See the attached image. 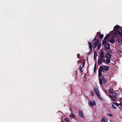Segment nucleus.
I'll return each instance as SVG.
<instances>
[{"label": "nucleus", "mask_w": 122, "mask_h": 122, "mask_svg": "<svg viewBox=\"0 0 122 122\" xmlns=\"http://www.w3.org/2000/svg\"><path fill=\"white\" fill-rule=\"evenodd\" d=\"M104 47L105 48V50H107V52H109L110 51H109L110 50V45L108 43L106 44L104 46Z\"/></svg>", "instance_id": "nucleus-1"}, {"label": "nucleus", "mask_w": 122, "mask_h": 122, "mask_svg": "<svg viewBox=\"0 0 122 122\" xmlns=\"http://www.w3.org/2000/svg\"><path fill=\"white\" fill-rule=\"evenodd\" d=\"M93 91L96 93L97 96L99 97H100V95L99 94V92L98 88L96 87H95L94 88Z\"/></svg>", "instance_id": "nucleus-2"}, {"label": "nucleus", "mask_w": 122, "mask_h": 122, "mask_svg": "<svg viewBox=\"0 0 122 122\" xmlns=\"http://www.w3.org/2000/svg\"><path fill=\"white\" fill-rule=\"evenodd\" d=\"M100 58H104V53L102 50H101L99 53Z\"/></svg>", "instance_id": "nucleus-3"}, {"label": "nucleus", "mask_w": 122, "mask_h": 122, "mask_svg": "<svg viewBox=\"0 0 122 122\" xmlns=\"http://www.w3.org/2000/svg\"><path fill=\"white\" fill-rule=\"evenodd\" d=\"M106 79L105 77V76H102V79H101V80L102 81V83H105L106 82Z\"/></svg>", "instance_id": "nucleus-4"}, {"label": "nucleus", "mask_w": 122, "mask_h": 122, "mask_svg": "<svg viewBox=\"0 0 122 122\" xmlns=\"http://www.w3.org/2000/svg\"><path fill=\"white\" fill-rule=\"evenodd\" d=\"M89 104L91 106H93L94 105H96L95 102L93 100H92V101L90 100L89 102Z\"/></svg>", "instance_id": "nucleus-5"}, {"label": "nucleus", "mask_w": 122, "mask_h": 122, "mask_svg": "<svg viewBox=\"0 0 122 122\" xmlns=\"http://www.w3.org/2000/svg\"><path fill=\"white\" fill-rule=\"evenodd\" d=\"M99 44L95 42H94L92 44V47L94 49V50L95 51L94 49H95L96 46H97V45H98Z\"/></svg>", "instance_id": "nucleus-6"}, {"label": "nucleus", "mask_w": 122, "mask_h": 122, "mask_svg": "<svg viewBox=\"0 0 122 122\" xmlns=\"http://www.w3.org/2000/svg\"><path fill=\"white\" fill-rule=\"evenodd\" d=\"M109 41L111 43L113 44L115 42V40L113 38H111L109 39Z\"/></svg>", "instance_id": "nucleus-7"}, {"label": "nucleus", "mask_w": 122, "mask_h": 122, "mask_svg": "<svg viewBox=\"0 0 122 122\" xmlns=\"http://www.w3.org/2000/svg\"><path fill=\"white\" fill-rule=\"evenodd\" d=\"M102 63V58H99L98 60V65H100Z\"/></svg>", "instance_id": "nucleus-8"}, {"label": "nucleus", "mask_w": 122, "mask_h": 122, "mask_svg": "<svg viewBox=\"0 0 122 122\" xmlns=\"http://www.w3.org/2000/svg\"><path fill=\"white\" fill-rule=\"evenodd\" d=\"M110 36V34H107L104 38V40H107L109 39Z\"/></svg>", "instance_id": "nucleus-9"}, {"label": "nucleus", "mask_w": 122, "mask_h": 122, "mask_svg": "<svg viewBox=\"0 0 122 122\" xmlns=\"http://www.w3.org/2000/svg\"><path fill=\"white\" fill-rule=\"evenodd\" d=\"M79 114L80 116L82 118H84V117L83 116V115L81 111H79Z\"/></svg>", "instance_id": "nucleus-10"}, {"label": "nucleus", "mask_w": 122, "mask_h": 122, "mask_svg": "<svg viewBox=\"0 0 122 122\" xmlns=\"http://www.w3.org/2000/svg\"><path fill=\"white\" fill-rule=\"evenodd\" d=\"M88 43L89 45V47L90 49V51H92V45L88 41Z\"/></svg>", "instance_id": "nucleus-11"}, {"label": "nucleus", "mask_w": 122, "mask_h": 122, "mask_svg": "<svg viewBox=\"0 0 122 122\" xmlns=\"http://www.w3.org/2000/svg\"><path fill=\"white\" fill-rule=\"evenodd\" d=\"M103 69L104 70L107 71H108V69L109 68V67L105 66H103Z\"/></svg>", "instance_id": "nucleus-12"}, {"label": "nucleus", "mask_w": 122, "mask_h": 122, "mask_svg": "<svg viewBox=\"0 0 122 122\" xmlns=\"http://www.w3.org/2000/svg\"><path fill=\"white\" fill-rule=\"evenodd\" d=\"M97 52L95 51L94 52V59L95 60H96L97 59Z\"/></svg>", "instance_id": "nucleus-13"}, {"label": "nucleus", "mask_w": 122, "mask_h": 122, "mask_svg": "<svg viewBox=\"0 0 122 122\" xmlns=\"http://www.w3.org/2000/svg\"><path fill=\"white\" fill-rule=\"evenodd\" d=\"M120 26L118 25H116L114 27V30H115V29H119V30L120 31L121 30V29L119 28Z\"/></svg>", "instance_id": "nucleus-14"}, {"label": "nucleus", "mask_w": 122, "mask_h": 122, "mask_svg": "<svg viewBox=\"0 0 122 122\" xmlns=\"http://www.w3.org/2000/svg\"><path fill=\"white\" fill-rule=\"evenodd\" d=\"M107 119L106 117H103L102 120L101 122H107Z\"/></svg>", "instance_id": "nucleus-15"}, {"label": "nucleus", "mask_w": 122, "mask_h": 122, "mask_svg": "<svg viewBox=\"0 0 122 122\" xmlns=\"http://www.w3.org/2000/svg\"><path fill=\"white\" fill-rule=\"evenodd\" d=\"M106 56L107 58L108 57V58H110L112 57V55L110 54L107 53Z\"/></svg>", "instance_id": "nucleus-16"}, {"label": "nucleus", "mask_w": 122, "mask_h": 122, "mask_svg": "<svg viewBox=\"0 0 122 122\" xmlns=\"http://www.w3.org/2000/svg\"><path fill=\"white\" fill-rule=\"evenodd\" d=\"M111 60L110 58H108V57H107L106 58V63L107 64H108L110 63V61Z\"/></svg>", "instance_id": "nucleus-17"}, {"label": "nucleus", "mask_w": 122, "mask_h": 122, "mask_svg": "<svg viewBox=\"0 0 122 122\" xmlns=\"http://www.w3.org/2000/svg\"><path fill=\"white\" fill-rule=\"evenodd\" d=\"M113 31L115 32L118 33L119 35V32H120L119 31L118 29H115V30H114V29H113Z\"/></svg>", "instance_id": "nucleus-18"}, {"label": "nucleus", "mask_w": 122, "mask_h": 122, "mask_svg": "<svg viewBox=\"0 0 122 122\" xmlns=\"http://www.w3.org/2000/svg\"><path fill=\"white\" fill-rule=\"evenodd\" d=\"M103 70V67L102 66H101L98 69V71H102Z\"/></svg>", "instance_id": "nucleus-19"}, {"label": "nucleus", "mask_w": 122, "mask_h": 122, "mask_svg": "<svg viewBox=\"0 0 122 122\" xmlns=\"http://www.w3.org/2000/svg\"><path fill=\"white\" fill-rule=\"evenodd\" d=\"M109 91L110 93H112L113 92V89L111 88L109 89Z\"/></svg>", "instance_id": "nucleus-20"}, {"label": "nucleus", "mask_w": 122, "mask_h": 122, "mask_svg": "<svg viewBox=\"0 0 122 122\" xmlns=\"http://www.w3.org/2000/svg\"><path fill=\"white\" fill-rule=\"evenodd\" d=\"M101 46V43H100L98 45L97 50H99L100 49Z\"/></svg>", "instance_id": "nucleus-21"}, {"label": "nucleus", "mask_w": 122, "mask_h": 122, "mask_svg": "<svg viewBox=\"0 0 122 122\" xmlns=\"http://www.w3.org/2000/svg\"><path fill=\"white\" fill-rule=\"evenodd\" d=\"M99 37L100 39H102L103 37V35L102 34H100Z\"/></svg>", "instance_id": "nucleus-22"}, {"label": "nucleus", "mask_w": 122, "mask_h": 122, "mask_svg": "<svg viewBox=\"0 0 122 122\" xmlns=\"http://www.w3.org/2000/svg\"><path fill=\"white\" fill-rule=\"evenodd\" d=\"M102 71H98V76L100 77V76H102Z\"/></svg>", "instance_id": "nucleus-23"}, {"label": "nucleus", "mask_w": 122, "mask_h": 122, "mask_svg": "<svg viewBox=\"0 0 122 122\" xmlns=\"http://www.w3.org/2000/svg\"><path fill=\"white\" fill-rule=\"evenodd\" d=\"M96 63L95 64L94 66V73H95L96 72Z\"/></svg>", "instance_id": "nucleus-24"}, {"label": "nucleus", "mask_w": 122, "mask_h": 122, "mask_svg": "<svg viewBox=\"0 0 122 122\" xmlns=\"http://www.w3.org/2000/svg\"><path fill=\"white\" fill-rule=\"evenodd\" d=\"M113 96L114 97H115V98H117V94H116L113 93Z\"/></svg>", "instance_id": "nucleus-25"}, {"label": "nucleus", "mask_w": 122, "mask_h": 122, "mask_svg": "<svg viewBox=\"0 0 122 122\" xmlns=\"http://www.w3.org/2000/svg\"><path fill=\"white\" fill-rule=\"evenodd\" d=\"M117 42L120 43L122 44V41L120 39H117Z\"/></svg>", "instance_id": "nucleus-26"}, {"label": "nucleus", "mask_w": 122, "mask_h": 122, "mask_svg": "<svg viewBox=\"0 0 122 122\" xmlns=\"http://www.w3.org/2000/svg\"><path fill=\"white\" fill-rule=\"evenodd\" d=\"M75 115L73 114H71L69 116L71 117L75 118Z\"/></svg>", "instance_id": "nucleus-27"}, {"label": "nucleus", "mask_w": 122, "mask_h": 122, "mask_svg": "<svg viewBox=\"0 0 122 122\" xmlns=\"http://www.w3.org/2000/svg\"><path fill=\"white\" fill-rule=\"evenodd\" d=\"M99 81L100 85H102V81L101 80V78H99Z\"/></svg>", "instance_id": "nucleus-28"}, {"label": "nucleus", "mask_w": 122, "mask_h": 122, "mask_svg": "<svg viewBox=\"0 0 122 122\" xmlns=\"http://www.w3.org/2000/svg\"><path fill=\"white\" fill-rule=\"evenodd\" d=\"M82 68L81 67V66H80L79 67V71L80 73H82Z\"/></svg>", "instance_id": "nucleus-29"}, {"label": "nucleus", "mask_w": 122, "mask_h": 122, "mask_svg": "<svg viewBox=\"0 0 122 122\" xmlns=\"http://www.w3.org/2000/svg\"><path fill=\"white\" fill-rule=\"evenodd\" d=\"M106 40H104L103 41H102V44H104L106 43Z\"/></svg>", "instance_id": "nucleus-30"}, {"label": "nucleus", "mask_w": 122, "mask_h": 122, "mask_svg": "<svg viewBox=\"0 0 122 122\" xmlns=\"http://www.w3.org/2000/svg\"><path fill=\"white\" fill-rule=\"evenodd\" d=\"M112 33L115 35H118V33H117V32H113Z\"/></svg>", "instance_id": "nucleus-31"}, {"label": "nucleus", "mask_w": 122, "mask_h": 122, "mask_svg": "<svg viewBox=\"0 0 122 122\" xmlns=\"http://www.w3.org/2000/svg\"><path fill=\"white\" fill-rule=\"evenodd\" d=\"M69 120V119L68 118H66L64 119V121L66 122H67V121H68Z\"/></svg>", "instance_id": "nucleus-32"}, {"label": "nucleus", "mask_w": 122, "mask_h": 122, "mask_svg": "<svg viewBox=\"0 0 122 122\" xmlns=\"http://www.w3.org/2000/svg\"><path fill=\"white\" fill-rule=\"evenodd\" d=\"M100 40L98 39H96V41L95 42H97V43L98 44L99 43V41H100Z\"/></svg>", "instance_id": "nucleus-33"}, {"label": "nucleus", "mask_w": 122, "mask_h": 122, "mask_svg": "<svg viewBox=\"0 0 122 122\" xmlns=\"http://www.w3.org/2000/svg\"><path fill=\"white\" fill-rule=\"evenodd\" d=\"M90 92H91V95L92 96H93L94 95V93L92 91H91Z\"/></svg>", "instance_id": "nucleus-34"}, {"label": "nucleus", "mask_w": 122, "mask_h": 122, "mask_svg": "<svg viewBox=\"0 0 122 122\" xmlns=\"http://www.w3.org/2000/svg\"><path fill=\"white\" fill-rule=\"evenodd\" d=\"M97 39V38H96V37H95V38H94V39H93V40L92 41V42H94L95 41H96Z\"/></svg>", "instance_id": "nucleus-35"}, {"label": "nucleus", "mask_w": 122, "mask_h": 122, "mask_svg": "<svg viewBox=\"0 0 122 122\" xmlns=\"http://www.w3.org/2000/svg\"><path fill=\"white\" fill-rule=\"evenodd\" d=\"M112 108L114 109H115L116 108H117L113 104H112Z\"/></svg>", "instance_id": "nucleus-36"}, {"label": "nucleus", "mask_w": 122, "mask_h": 122, "mask_svg": "<svg viewBox=\"0 0 122 122\" xmlns=\"http://www.w3.org/2000/svg\"><path fill=\"white\" fill-rule=\"evenodd\" d=\"M113 103L115 105H116L117 106H118L119 105V104L117 103L113 102Z\"/></svg>", "instance_id": "nucleus-37"}, {"label": "nucleus", "mask_w": 122, "mask_h": 122, "mask_svg": "<svg viewBox=\"0 0 122 122\" xmlns=\"http://www.w3.org/2000/svg\"><path fill=\"white\" fill-rule=\"evenodd\" d=\"M85 62H84L83 63V64H82V68H83V67H84V65H85Z\"/></svg>", "instance_id": "nucleus-38"}, {"label": "nucleus", "mask_w": 122, "mask_h": 122, "mask_svg": "<svg viewBox=\"0 0 122 122\" xmlns=\"http://www.w3.org/2000/svg\"><path fill=\"white\" fill-rule=\"evenodd\" d=\"M80 56V55L79 54H78L77 55V57L78 59H80V58H79V57Z\"/></svg>", "instance_id": "nucleus-39"}, {"label": "nucleus", "mask_w": 122, "mask_h": 122, "mask_svg": "<svg viewBox=\"0 0 122 122\" xmlns=\"http://www.w3.org/2000/svg\"><path fill=\"white\" fill-rule=\"evenodd\" d=\"M109 97H110V98L111 99L113 98V96H111V95H109Z\"/></svg>", "instance_id": "nucleus-40"}, {"label": "nucleus", "mask_w": 122, "mask_h": 122, "mask_svg": "<svg viewBox=\"0 0 122 122\" xmlns=\"http://www.w3.org/2000/svg\"><path fill=\"white\" fill-rule=\"evenodd\" d=\"M119 35L121 36V37L122 38V34L121 32H119Z\"/></svg>", "instance_id": "nucleus-41"}, {"label": "nucleus", "mask_w": 122, "mask_h": 122, "mask_svg": "<svg viewBox=\"0 0 122 122\" xmlns=\"http://www.w3.org/2000/svg\"><path fill=\"white\" fill-rule=\"evenodd\" d=\"M112 100L113 102H115L116 101L115 99L114 98V97L112 99Z\"/></svg>", "instance_id": "nucleus-42"}, {"label": "nucleus", "mask_w": 122, "mask_h": 122, "mask_svg": "<svg viewBox=\"0 0 122 122\" xmlns=\"http://www.w3.org/2000/svg\"><path fill=\"white\" fill-rule=\"evenodd\" d=\"M99 99L101 100H103V99L100 96V97H99Z\"/></svg>", "instance_id": "nucleus-43"}, {"label": "nucleus", "mask_w": 122, "mask_h": 122, "mask_svg": "<svg viewBox=\"0 0 122 122\" xmlns=\"http://www.w3.org/2000/svg\"><path fill=\"white\" fill-rule=\"evenodd\" d=\"M119 105H120L121 107H122V102H120Z\"/></svg>", "instance_id": "nucleus-44"}, {"label": "nucleus", "mask_w": 122, "mask_h": 122, "mask_svg": "<svg viewBox=\"0 0 122 122\" xmlns=\"http://www.w3.org/2000/svg\"><path fill=\"white\" fill-rule=\"evenodd\" d=\"M108 114L110 117H112V114Z\"/></svg>", "instance_id": "nucleus-45"}, {"label": "nucleus", "mask_w": 122, "mask_h": 122, "mask_svg": "<svg viewBox=\"0 0 122 122\" xmlns=\"http://www.w3.org/2000/svg\"><path fill=\"white\" fill-rule=\"evenodd\" d=\"M101 32H97V35H98L99 34H100Z\"/></svg>", "instance_id": "nucleus-46"}, {"label": "nucleus", "mask_w": 122, "mask_h": 122, "mask_svg": "<svg viewBox=\"0 0 122 122\" xmlns=\"http://www.w3.org/2000/svg\"><path fill=\"white\" fill-rule=\"evenodd\" d=\"M105 61V59L103 58H102V61Z\"/></svg>", "instance_id": "nucleus-47"}, {"label": "nucleus", "mask_w": 122, "mask_h": 122, "mask_svg": "<svg viewBox=\"0 0 122 122\" xmlns=\"http://www.w3.org/2000/svg\"><path fill=\"white\" fill-rule=\"evenodd\" d=\"M98 35H97H97L95 37H96V38H97L98 37Z\"/></svg>", "instance_id": "nucleus-48"}, {"label": "nucleus", "mask_w": 122, "mask_h": 122, "mask_svg": "<svg viewBox=\"0 0 122 122\" xmlns=\"http://www.w3.org/2000/svg\"><path fill=\"white\" fill-rule=\"evenodd\" d=\"M80 61H81V60H79L78 61H77V63H78V62H80Z\"/></svg>", "instance_id": "nucleus-49"}, {"label": "nucleus", "mask_w": 122, "mask_h": 122, "mask_svg": "<svg viewBox=\"0 0 122 122\" xmlns=\"http://www.w3.org/2000/svg\"><path fill=\"white\" fill-rule=\"evenodd\" d=\"M107 91H105V93L106 94H107Z\"/></svg>", "instance_id": "nucleus-50"}, {"label": "nucleus", "mask_w": 122, "mask_h": 122, "mask_svg": "<svg viewBox=\"0 0 122 122\" xmlns=\"http://www.w3.org/2000/svg\"><path fill=\"white\" fill-rule=\"evenodd\" d=\"M66 122H70V121H69V120H68V121H67Z\"/></svg>", "instance_id": "nucleus-51"}, {"label": "nucleus", "mask_w": 122, "mask_h": 122, "mask_svg": "<svg viewBox=\"0 0 122 122\" xmlns=\"http://www.w3.org/2000/svg\"><path fill=\"white\" fill-rule=\"evenodd\" d=\"M117 37H120V36H117Z\"/></svg>", "instance_id": "nucleus-52"}, {"label": "nucleus", "mask_w": 122, "mask_h": 122, "mask_svg": "<svg viewBox=\"0 0 122 122\" xmlns=\"http://www.w3.org/2000/svg\"><path fill=\"white\" fill-rule=\"evenodd\" d=\"M113 36V38H114V37H114L115 36Z\"/></svg>", "instance_id": "nucleus-53"}, {"label": "nucleus", "mask_w": 122, "mask_h": 122, "mask_svg": "<svg viewBox=\"0 0 122 122\" xmlns=\"http://www.w3.org/2000/svg\"><path fill=\"white\" fill-rule=\"evenodd\" d=\"M121 33H122V30L121 31Z\"/></svg>", "instance_id": "nucleus-54"}, {"label": "nucleus", "mask_w": 122, "mask_h": 122, "mask_svg": "<svg viewBox=\"0 0 122 122\" xmlns=\"http://www.w3.org/2000/svg\"><path fill=\"white\" fill-rule=\"evenodd\" d=\"M61 122H64V121H61Z\"/></svg>", "instance_id": "nucleus-55"}]
</instances>
